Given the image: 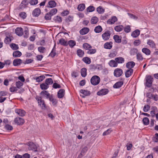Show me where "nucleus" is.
<instances>
[{"mask_svg": "<svg viewBox=\"0 0 158 158\" xmlns=\"http://www.w3.org/2000/svg\"><path fill=\"white\" fill-rule=\"evenodd\" d=\"M115 60L117 64H122L124 63V59L121 57L116 58L115 59Z\"/></svg>", "mask_w": 158, "mask_h": 158, "instance_id": "24", "label": "nucleus"}, {"mask_svg": "<svg viewBox=\"0 0 158 158\" xmlns=\"http://www.w3.org/2000/svg\"><path fill=\"white\" fill-rule=\"evenodd\" d=\"M89 31V29L87 27H83L80 31V33L81 35L86 34Z\"/></svg>", "mask_w": 158, "mask_h": 158, "instance_id": "18", "label": "nucleus"}, {"mask_svg": "<svg viewBox=\"0 0 158 158\" xmlns=\"http://www.w3.org/2000/svg\"><path fill=\"white\" fill-rule=\"evenodd\" d=\"M38 3V0H31L29 3L31 5H35Z\"/></svg>", "mask_w": 158, "mask_h": 158, "instance_id": "56", "label": "nucleus"}, {"mask_svg": "<svg viewBox=\"0 0 158 158\" xmlns=\"http://www.w3.org/2000/svg\"><path fill=\"white\" fill-rule=\"evenodd\" d=\"M147 44L149 45L152 48H153L155 46V44L154 42L152 40H148L147 42Z\"/></svg>", "mask_w": 158, "mask_h": 158, "instance_id": "51", "label": "nucleus"}, {"mask_svg": "<svg viewBox=\"0 0 158 158\" xmlns=\"http://www.w3.org/2000/svg\"><path fill=\"white\" fill-rule=\"evenodd\" d=\"M15 33L18 36H21L23 34V29L21 27H17L15 29Z\"/></svg>", "mask_w": 158, "mask_h": 158, "instance_id": "8", "label": "nucleus"}, {"mask_svg": "<svg viewBox=\"0 0 158 158\" xmlns=\"http://www.w3.org/2000/svg\"><path fill=\"white\" fill-rule=\"evenodd\" d=\"M52 87L54 89H57L60 88L61 87L59 84L56 83H54Z\"/></svg>", "mask_w": 158, "mask_h": 158, "instance_id": "62", "label": "nucleus"}, {"mask_svg": "<svg viewBox=\"0 0 158 158\" xmlns=\"http://www.w3.org/2000/svg\"><path fill=\"white\" fill-rule=\"evenodd\" d=\"M15 112L18 114L19 116L23 117L25 115L26 112L25 110L23 109H16Z\"/></svg>", "mask_w": 158, "mask_h": 158, "instance_id": "7", "label": "nucleus"}, {"mask_svg": "<svg viewBox=\"0 0 158 158\" xmlns=\"http://www.w3.org/2000/svg\"><path fill=\"white\" fill-rule=\"evenodd\" d=\"M131 29L130 26L127 25L126 26L124 29V31L126 33H128L131 31Z\"/></svg>", "mask_w": 158, "mask_h": 158, "instance_id": "58", "label": "nucleus"}, {"mask_svg": "<svg viewBox=\"0 0 158 158\" xmlns=\"http://www.w3.org/2000/svg\"><path fill=\"white\" fill-rule=\"evenodd\" d=\"M152 77L151 76H148L146 77V85L148 87H150L152 86Z\"/></svg>", "mask_w": 158, "mask_h": 158, "instance_id": "5", "label": "nucleus"}, {"mask_svg": "<svg viewBox=\"0 0 158 158\" xmlns=\"http://www.w3.org/2000/svg\"><path fill=\"white\" fill-rule=\"evenodd\" d=\"M92 47L89 45V54H92L95 53L96 52V50L95 49H91Z\"/></svg>", "mask_w": 158, "mask_h": 158, "instance_id": "59", "label": "nucleus"}, {"mask_svg": "<svg viewBox=\"0 0 158 158\" xmlns=\"http://www.w3.org/2000/svg\"><path fill=\"white\" fill-rule=\"evenodd\" d=\"M142 51L146 55H149L150 54L151 51L148 49L146 48H143L142 49Z\"/></svg>", "mask_w": 158, "mask_h": 158, "instance_id": "30", "label": "nucleus"}, {"mask_svg": "<svg viewBox=\"0 0 158 158\" xmlns=\"http://www.w3.org/2000/svg\"><path fill=\"white\" fill-rule=\"evenodd\" d=\"M40 86V88L42 90L47 89L49 87V86L45 82L41 84Z\"/></svg>", "mask_w": 158, "mask_h": 158, "instance_id": "32", "label": "nucleus"}, {"mask_svg": "<svg viewBox=\"0 0 158 158\" xmlns=\"http://www.w3.org/2000/svg\"><path fill=\"white\" fill-rule=\"evenodd\" d=\"M48 7L50 8L55 7L56 5V3L54 0H51L48 2Z\"/></svg>", "mask_w": 158, "mask_h": 158, "instance_id": "26", "label": "nucleus"}, {"mask_svg": "<svg viewBox=\"0 0 158 158\" xmlns=\"http://www.w3.org/2000/svg\"><path fill=\"white\" fill-rule=\"evenodd\" d=\"M133 70L132 69H129L127 70L125 72V76L126 77H129L133 73Z\"/></svg>", "mask_w": 158, "mask_h": 158, "instance_id": "22", "label": "nucleus"}, {"mask_svg": "<svg viewBox=\"0 0 158 158\" xmlns=\"http://www.w3.org/2000/svg\"><path fill=\"white\" fill-rule=\"evenodd\" d=\"M68 45L69 44L70 47L72 48L75 46L76 44V42L73 40H71L69 41L68 43Z\"/></svg>", "mask_w": 158, "mask_h": 158, "instance_id": "36", "label": "nucleus"}, {"mask_svg": "<svg viewBox=\"0 0 158 158\" xmlns=\"http://www.w3.org/2000/svg\"><path fill=\"white\" fill-rule=\"evenodd\" d=\"M135 65V63L133 61H130L127 62L126 64V67L129 69H132Z\"/></svg>", "mask_w": 158, "mask_h": 158, "instance_id": "19", "label": "nucleus"}, {"mask_svg": "<svg viewBox=\"0 0 158 158\" xmlns=\"http://www.w3.org/2000/svg\"><path fill=\"white\" fill-rule=\"evenodd\" d=\"M123 73L122 69L119 68H117L115 69L114 72V74L115 77H119L121 76Z\"/></svg>", "mask_w": 158, "mask_h": 158, "instance_id": "4", "label": "nucleus"}, {"mask_svg": "<svg viewBox=\"0 0 158 158\" xmlns=\"http://www.w3.org/2000/svg\"><path fill=\"white\" fill-rule=\"evenodd\" d=\"M56 54V44H55L54 47H53L51 52L49 54L50 56H51L52 57H54Z\"/></svg>", "mask_w": 158, "mask_h": 158, "instance_id": "29", "label": "nucleus"}, {"mask_svg": "<svg viewBox=\"0 0 158 158\" xmlns=\"http://www.w3.org/2000/svg\"><path fill=\"white\" fill-rule=\"evenodd\" d=\"M59 44L65 46H66L68 45L67 41L63 38H61L59 40Z\"/></svg>", "mask_w": 158, "mask_h": 158, "instance_id": "27", "label": "nucleus"}, {"mask_svg": "<svg viewBox=\"0 0 158 158\" xmlns=\"http://www.w3.org/2000/svg\"><path fill=\"white\" fill-rule=\"evenodd\" d=\"M110 66L111 67H115L117 66L118 64L115 60H111L109 63Z\"/></svg>", "mask_w": 158, "mask_h": 158, "instance_id": "23", "label": "nucleus"}, {"mask_svg": "<svg viewBox=\"0 0 158 158\" xmlns=\"http://www.w3.org/2000/svg\"><path fill=\"white\" fill-rule=\"evenodd\" d=\"M5 129L7 130L11 131L13 129V127L10 125L7 124L5 126Z\"/></svg>", "mask_w": 158, "mask_h": 158, "instance_id": "57", "label": "nucleus"}, {"mask_svg": "<svg viewBox=\"0 0 158 158\" xmlns=\"http://www.w3.org/2000/svg\"><path fill=\"white\" fill-rule=\"evenodd\" d=\"M108 91V90L107 89H102L97 92V94L98 95H104L107 94Z\"/></svg>", "mask_w": 158, "mask_h": 158, "instance_id": "9", "label": "nucleus"}, {"mask_svg": "<svg viewBox=\"0 0 158 158\" xmlns=\"http://www.w3.org/2000/svg\"><path fill=\"white\" fill-rule=\"evenodd\" d=\"M22 63V60L20 59H16L14 60L13 64L14 66L19 65Z\"/></svg>", "mask_w": 158, "mask_h": 158, "instance_id": "13", "label": "nucleus"}, {"mask_svg": "<svg viewBox=\"0 0 158 158\" xmlns=\"http://www.w3.org/2000/svg\"><path fill=\"white\" fill-rule=\"evenodd\" d=\"M14 122L15 124L18 125H22L24 123V120L22 118L18 117L14 119Z\"/></svg>", "mask_w": 158, "mask_h": 158, "instance_id": "6", "label": "nucleus"}, {"mask_svg": "<svg viewBox=\"0 0 158 158\" xmlns=\"http://www.w3.org/2000/svg\"><path fill=\"white\" fill-rule=\"evenodd\" d=\"M150 106L148 105H146L144 106L143 110L144 112H148L149 110Z\"/></svg>", "mask_w": 158, "mask_h": 158, "instance_id": "61", "label": "nucleus"}, {"mask_svg": "<svg viewBox=\"0 0 158 158\" xmlns=\"http://www.w3.org/2000/svg\"><path fill=\"white\" fill-rule=\"evenodd\" d=\"M51 15L49 12L46 14L44 18L45 19L47 20H50L51 19Z\"/></svg>", "mask_w": 158, "mask_h": 158, "instance_id": "55", "label": "nucleus"}, {"mask_svg": "<svg viewBox=\"0 0 158 158\" xmlns=\"http://www.w3.org/2000/svg\"><path fill=\"white\" fill-rule=\"evenodd\" d=\"M45 78V77L44 75H41L38 77L35 78V80L37 82H40L42 81Z\"/></svg>", "mask_w": 158, "mask_h": 158, "instance_id": "37", "label": "nucleus"}, {"mask_svg": "<svg viewBox=\"0 0 158 158\" xmlns=\"http://www.w3.org/2000/svg\"><path fill=\"white\" fill-rule=\"evenodd\" d=\"M86 69L83 68L81 70V74L82 77H85L86 75Z\"/></svg>", "mask_w": 158, "mask_h": 158, "instance_id": "39", "label": "nucleus"}, {"mask_svg": "<svg viewBox=\"0 0 158 158\" xmlns=\"http://www.w3.org/2000/svg\"><path fill=\"white\" fill-rule=\"evenodd\" d=\"M77 54L80 57H82L84 54L83 51L81 49H78L77 51Z\"/></svg>", "mask_w": 158, "mask_h": 158, "instance_id": "42", "label": "nucleus"}, {"mask_svg": "<svg viewBox=\"0 0 158 158\" xmlns=\"http://www.w3.org/2000/svg\"><path fill=\"white\" fill-rule=\"evenodd\" d=\"M45 83L49 86V85H51L53 83L52 79L51 78L46 79L45 81Z\"/></svg>", "mask_w": 158, "mask_h": 158, "instance_id": "40", "label": "nucleus"}, {"mask_svg": "<svg viewBox=\"0 0 158 158\" xmlns=\"http://www.w3.org/2000/svg\"><path fill=\"white\" fill-rule=\"evenodd\" d=\"M85 6L84 4H80L77 7V9L79 11H83L85 8Z\"/></svg>", "mask_w": 158, "mask_h": 158, "instance_id": "43", "label": "nucleus"}, {"mask_svg": "<svg viewBox=\"0 0 158 158\" xmlns=\"http://www.w3.org/2000/svg\"><path fill=\"white\" fill-rule=\"evenodd\" d=\"M102 30V28L100 26H98L96 27L94 29V31L96 33H100Z\"/></svg>", "mask_w": 158, "mask_h": 158, "instance_id": "34", "label": "nucleus"}, {"mask_svg": "<svg viewBox=\"0 0 158 158\" xmlns=\"http://www.w3.org/2000/svg\"><path fill=\"white\" fill-rule=\"evenodd\" d=\"M11 48L14 50H16L19 49V48L18 45L14 43H12L10 45Z\"/></svg>", "mask_w": 158, "mask_h": 158, "instance_id": "41", "label": "nucleus"}, {"mask_svg": "<svg viewBox=\"0 0 158 158\" xmlns=\"http://www.w3.org/2000/svg\"><path fill=\"white\" fill-rule=\"evenodd\" d=\"M140 32L139 30L137 29L133 31L131 33V35L133 37L136 38L138 37L140 34Z\"/></svg>", "mask_w": 158, "mask_h": 158, "instance_id": "20", "label": "nucleus"}, {"mask_svg": "<svg viewBox=\"0 0 158 158\" xmlns=\"http://www.w3.org/2000/svg\"><path fill=\"white\" fill-rule=\"evenodd\" d=\"M113 38L116 43H119L121 42V40L120 39L119 36L118 35H114L113 37Z\"/></svg>", "mask_w": 158, "mask_h": 158, "instance_id": "38", "label": "nucleus"}, {"mask_svg": "<svg viewBox=\"0 0 158 158\" xmlns=\"http://www.w3.org/2000/svg\"><path fill=\"white\" fill-rule=\"evenodd\" d=\"M35 98L38 102L39 106L41 107L42 109L45 110L47 108L44 101L42 99V97L36 96Z\"/></svg>", "mask_w": 158, "mask_h": 158, "instance_id": "1", "label": "nucleus"}, {"mask_svg": "<svg viewBox=\"0 0 158 158\" xmlns=\"http://www.w3.org/2000/svg\"><path fill=\"white\" fill-rule=\"evenodd\" d=\"M64 89H60L57 93V97L59 98H62L64 97Z\"/></svg>", "mask_w": 158, "mask_h": 158, "instance_id": "11", "label": "nucleus"}, {"mask_svg": "<svg viewBox=\"0 0 158 158\" xmlns=\"http://www.w3.org/2000/svg\"><path fill=\"white\" fill-rule=\"evenodd\" d=\"M40 10L38 8L35 9L32 12V15L34 16H38L40 14Z\"/></svg>", "mask_w": 158, "mask_h": 158, "instance_id": "17", "label": "nucleus"}, {"mask_svg": "<svg viewBox=\"0 0 158 158\" xmlns=\"http://www.w3.org/2000/svg\"><path fill=\"white\" fill-rule=\"evenodd\" d=\"M40 95L43 97H45L46 98H49L50 97V94L48 91L46 90L42 91L40 94Z\"/></svg>", "mask_w": 158, "mask_h": 158, "instance_id": "12", "label": "nucleus"}, {"mask_svg": "<svg viewBox=\"0 0 158 158\" xmlns=\"http://www.w3.org/2000/svg\"><path fill=\"white\" fill-rule=\"evenodd\" d=\"M123 84V82L122 81H118L113 86L114 88H119L122 86Z\"/></svg>", "mask_w": 158, "mask_h": 158, "instance_id": "21", "label": "nucleus"}, {"mask_svg": "<svg viewBox=\"0 0 158 158\" xmlns=\"http://www.w3.org/2000/svg\"><path fill=\"white\" fill-rule=\"evenodd\" d=\"M117 21V19L115 16L112 17L111 19H109L107 21V23L108 24H112L114 23Z\"/></svg>", "mask_w": 158, "mask_h": 158, "instance_id": "16", "label": "nucleus"}, {"mask_svg": "<svg viewBox=\"0 0 158 158\" xmlns=\"http://www.w3.org/2000/svg\"><path fill=\"white\" fill-rule=\"evenodd\" d=\"M29 148H28L29 150H31L34 152L37 151V148L36 145L33 143H29Z\"/></svg>", "mask_w": 158, "mask_h": 158, "instance_id": "10", "label": "nucleus"}, {"mask_svg": "<svg viewBox=\"0 0 158 158\" xmlns=\"http://www.w3.org/2000/svg\"><path fill=\"white\" fill-rule=\"evenodd\" d=\"M22 55V53L19 51H16L13 53V56L14 57H18Z\"/></svg>", "mask_w": 158, "mask_h": 158, "instance_id": "28", "label": "nucleus"}, {"mask_svg": "<svg viewBox=\"0 0 158 158\" xmlns=\"http://www.w3.org/2000/svg\"><path fill=\"white\" fill-rule=\"evenodd\" d=\"M49 101L52 102V104L53 106H56L58 102L56 99L52 95H51L50 97L49 98Z\"/></svg>", "mask_w": 158, "mask_h": 158, "instance_id": "15", "label": "nucleus"}, {"mask_svg": "<svg viewBox=\"0 0 158 158\" xmlns=\"http://www.w3.org/2000/svg\"><path fill=\"white\" fill-rule=\"evenodd\" d=\"M28 4L27 0H23L20 5L21 8H22L26 7Z\"/></svg>", "mask_w": 158, "mask_h": 158, "instance_id": "33", "label": "nucleus"}, {"mask_svg": "<svg viewBox=\"0 0 158 158\" xmlns=\"http://www.w3.org/2000/svg\"><path fill=\"white\" fill-rule=\"evenodd\" d=\"M73 17L72 16L69 15L68 17L66 18L65 21L66 23L69 24V22L73 21Z\"/></svg>", "mask_w": 158, "mask_h": 158, "instance_id": "35", "label": "nucleus"}, {"mask_svg": "<svg viewBox=\"0 0 158 158\" xmlns=\"http://www.w3.org/2000/svg\"><path fill=\"white\" fill-rule=\"evenodd\" d=\"M38 51L41 53H44L45 50V48L44 47L41 46L38 48Z\"/></svg>", "mask_w": 158, "mask_h": 158, "instance_id": "54", "label": "nucleus"}, {"mask_svg": "<svg viewBox=\"0 0 158 158\" xmlns=\"http://www.w3.org/2000/svg\"><path fill=\"white\" fill-rule=\"evenodd\" d=\"M143 122L145 125H148L149 123V121L147 117H145L143 119Z\"/></svg>", "mask_w": 158, "mask_h": 158, "instance_id": "49", "label": "nucleus"}, {"mask_svg": "<svg viewBox=\"0 0 158 158\" xmlns=\"http://www.w3.org/2000/svg\"><path fill=\"white\" fill-rule=\"evenodd\" d=\"M11 39L10 37L6 36L4 40V42L6 44H9L11 41Z\"/></svg>", "mask_w": 158, "mask_h": 158, "instance_id": "46", "label": "nucleus"}, {"mask_svg": "<svg viewBox=\"0 0 158 158\" xmlns=\"http://www.w3.org/2000/svg\"><path fill=\"white\" fill-rule=\"evenodd\" d=\"M110 31L109 30H107L102 34V37L104 40L106 41L110 39Z\"/></svg>", "mask_w": 158, "mask_h": 158, "instance_id": "3", "label": "nucleus"}, {"mask_svg": "<svg viewBox=\"0 0 158 158\" xmlns=\"http://www.w3.org/2000/svg\"><path fill=\"white\" fill-rule=\"evenodd\" d=\"M57 10L56 8H53L49 12L51 16L55 15L57 12Z\"/></svg>", "mask_w": 158, "mask_h": 158, "instance_id": "50", "label": "nucleus"}, {"mask_svg": "<svg viewBox=\"0 0 158 158\" xmlns=\"http://www.w3.org/2000/svg\"><path fill=\"white\" fill-rule=\"evenodd\" d=\"M15 84L16 87L18 89H19L23 85V83L19 81L16 82Z\"/></svg>", "mask_w": 158, "mask_h": 158, "instance_id": "53", "label": "nucleus"}, {"mask_svg": "<svg viewBox=\"0 0 158 158\" xmlns=\"http://www.w3.org/2000/svg\"><path fill=\"white\" fill-rule=\"evenodd\" d=\"M137 59L139 61H142L143 60V57L142 55L139 53H138L136 55Z\"/></svg>", "mask_w": 158, "mask_h": 158, "instance_id": "48", "label": "nucleus"}, {"mask_svg": "<svg viewBox=\"0 0 158 158\" xmlns=\"http://www.w3.org/2000/svg\"><path fill=\"white\" fill-rule=\"evenodd\" d=\"M80 92L83 94L82 95H81L83 98H85V96H88L89 94V91L87 90L81 89Z\"/></svg>", "mask_w": 158, "mask_h": 158, "instance_id": "25", "label": "nucleus"}, {"mask_svg": "<svg viewBox=\"0 0 158 158\" xmlns=\"http://www.w3.org/2000/svg\"><path fill=\"white\" fill-rule=\"evenodd\" d=\"M91 20L92 24H96L98 21V19L96 17H94L92 18Z\"/></svg>", "mask_w": 158, "mask_h": 158, "instance_id": "44", "label": "nucleus"}, {"mask_svg": "<svg viewBox=\"0 0 158 158\" xmlns=\"http://www.w3.org/2000/svg\"><path fill=\"white\" fill-rule=\"evenodd\" d=\"M19 15L20 17L23 19H25L27 16L26 13L24 12H21L19 14Z\"/></svg>", "mask_w": 158, "mask_h": 158, "instance_id": "63", "label": "nucleus"}, {"mask_svg": "<svg viewBox=\"0 0 158 158\" xmlns=\"http://www.w3.org/2000/svg\"><path fill=\"white\" fill-rule=\"evenodd\" d=\"M53 19L56 22L60 23L62 22V18L60 16H56Z\"/></svg>", "mask_w": 158, "mask_h": 158, "instance_id": "31", "label": "nucleus"}, {"mask_svg": "<svg viewBox=\"0 0 158 158\" xmlns=\"http://www.w3.org/2000/svg\"><path fill=\"white\" fill-rule=\"evenodd\" d=\"M100 79L99 77L97 75L93 76L91 79L90 82L91 84L95 85H98L100 82Z\"/></svg>", "mask_w": 158, "mask_h": 158, "instance_id": "2", "label": "nucleus"}, {"mask_svg": "<svg viewBox=\"0 0 158 158\" xmlns=\"http://www.w3.org/2000/svg\"><path fill=\"white\" fill-rule=\"evenodd\" d=\"M138 52V50L136 48H133L130 51V54L131 55H134L137 54Z\"/></svg>", "mask_w": 158, "mask_h": 158, "instance_id": "45", "label": "nucleus"}, {"mask_svg": "<svg viewBox=\"0 0 158 158\" xmlns=\"http://www.w3.org/2000/svg\"><path fill=\"white\" fill-rule=\"evenodd\" d=\"M97 10L99 14L102 13L104 12V10L101 6H99L97 8Z\"/></svg>", "mask_w": 158, "mask_h": 158, "instance_id": "60", "label": "nucleus"}, {"mask_svg": "<svg viewBox=\"0 0 158 158\" xmlns=\"http://www.w3.org/2000/svg\"><path fill=\"white\" fill-rule=\"evenodd\" d=\"M152 97L151 99H153L156 101L158 100V95L157 94H153Z\"/></svg>", "mask_w": 158, "mask_h": 158, "instance_id": "64", "label": "nucleus"}, {"mask_svg": "<svg viewBox=\"0 0 158 158\" xmlns=\"http://www.w3.org/2000/svg\"><path fill=\"white\" fill-rule=\"evenodd\" d=\"M112 131V130H111V128H110L108 129L107 130L104 132L103 133V135H108L110 133L111 131Z\"/></svg>", "mask_w": 158, "mask_h": 158, "instance_id": "52", "label": "nucleus"}, {"mask_svg": "<svg viewBox=\"0 0 158 158\" xmlns=\"http://www.w3.org/2000/svg\"><path fill=\"white\" fill-rule=\"evenodd\" d=\"M113 43L112 42H107L104 45V48L105 49H110L112 47Z\"/></svg>", "mask_w": 158, "mask_h": 158, "instance_id": "14", "label": "nucleus"}, {"mask_svg": "<svg viewBox=\"0 0 158 158\" xmlns=\"http://www.w3.org/2000/svg\"><path fill=\"white\" fill-rule=\"evenodd\" d=\"M123 28L122 25H119L115 26L114 27L115 30L118 32H119L122 30Z\"/></svg>", "mask_w": 158, "mask_h": 158, "instance_id": "47", "label": "nucleus"}]
</instances>
